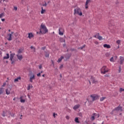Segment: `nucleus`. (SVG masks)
<instances>
[{
    "mask_svg": "<svg viewBox=\"0 0 124 124\" xmlns=\"http://www.w3.org/2000/svg\"><path fill=\"white\" fill-rule=\"evenodd\" d=\"M95 44H98V42H95Z\"/></svg>",
    "mask_w": 124,
    "mask_h": 124,
    "instance_id": "56",
    "label": "nucleus"
},
{
    "mask_svg": "<svg viewBox=\"0 0 124 124\" xmlns=\"http://www.w3.org/2000/svg\"><path fill=\"white\" fill-rule=\"evenodd\" d=\"M114 111H121V112H123V107H121V105H119V106L115 108Z\"/></svg>",
    "mask_w": 124,
    "mask_h": 124,
    "instance_id": "7",
    "label": "nucleus"
},
{
    "mask_svg": "<svg viewBox=\"0 0 124 124\" xmlns=\"http://www.w3.org/2000/svg\"><path fill=\"white\" fill-rule=\"evenodd\" d=\"M6 85V83L4 82L3 83V85L1 86V87L3 88V87H4Z\"/></svg>",
    "mask_w": 124,
    "mask_h": 124,
    "instance_id": "42",
    "label": "nucleus"
},
{
    "mask_svg": "<svg viewBox=\"0 0 124 124\" xmlns=\"http://www.w3.org/2000/svg\"><path fill=\"white\" fill-rule=\"evenodd\" d=\"M91 80L93 83V84H98V81L95 79V78H93V77L91 76Z\"/></svg>",
    "mask_w": 124,
    "mask_h": 124,
    "instance_id": "6",
    "label": "nucleus"
},
{
    "mask_svg": "<svg viewBox=\"0 0 124 124\" xmlns=\"http://www.w3.org/2000/svg\"><path fill=\"white\" fill-rule=\"evenodd\" d=\"M6 56H4V57H3L4 60H7V59H9V57H10L9 54L7 53Z\"/></svg>",
    "mask_w": 124,
    "mask_h": 124,
    "instance_id": "21",
    "label": "nucleus"
},
{
    "mask_svg": "<svg viewBox=\"0 0 124 124\" xmlns=\"http://www.w3.org/2000/svg\"><path fill=\"white\" fill-rule=\"evenodd\" d=\"M75 48H71V51H72V52H73V51H75Z\"/></svg>",
    "mask_w": 124,
    "mask_h": 124,
    "instance_id": "51",
    "label": "nucleus"
},
{
    "mask_svg": "<svg viewBox=\"0 0 124 124\" xmlns=\"http://www.w3.org/2000/svg\"><path fill=\"white\" fill-rule=\"evenodd\" d=\"M37 76L38 77H41V73H39L38 74H37Z\"/></svg>",
    "mask_w": 124,
    "mask_h": 124,
    "instance_id": "34",
    "label": "nucleus"
},
{
    "mask_svg": "<svg viewBox=\"0 0 124 124\" xmlns=\"http://www.w3.org/2000/svg\"><path fill=\"white\" fill-rule=\"evenodd\" d=\"M62 30V28H60L59 29L60 35H63V32L61 31V30Z\"/></svg>",
    "mask_w": 124,
    "mask_h": 124,
    "instance_id": "19",
    "label": "nucleus"
},
{
    "mask_svg": "<svg viewBox=\"0 0 124 124\" xmlns=\"http://www.w3.org/2000/svg\"><path fill=\"white\" fill-rule=\"evenodd\" d=\"M110 62H114V58L113 57H111L110 59Z\"/></svg>",
    "mask_w": 124,
    "mask_h": 124,
    "instance_id": "35",
    "label": "nucleus"
},
{
    "mask_svg": "<svg viewBox=\"0 0 124 124\" xmlns=\"http://www.w3.org/2000/svg\"><path fill=\"white\" fill-rule=\"evenodd\" d=\"M35 79V77H34V75L33 76L30 77V82L32 83V80H34Z\"/></svg>",
    "mask_w": 124,
    "mask_h": 124,
    "instance_id": "17",
    "label": "nucleus"
},
{
    "mask_svg": "<svg viewBox=\"0 0 124 124\" xmlns=\"http://www.w3.org/2000/svg\"><path fill=\"white\" fill-rule=\"evenodd\" d=\"M13 100H16V98L15 97V98L13 99Z\"/></svg>",
    "mask_w": 124,
    "mask_h": 124,
    "instance_id": "57",
    "label": "nucleus"
},
{
    "mask_svg": "<svg viewBox=\"0 0 124 124\" xmlns=\"http://www.w3.org/2000/svg\"><path fill=\"white\" fill-rule=\"evenodd\" d=\"M14 9L15 10H17V9H18V8H17V7H14Z\"/></svg>",
    "mask_w": 124,
    "mask_h": 124,
    "instance_id": "54",
    "label": "nucleus"
},
{
    "mask_svg": "<svg viewBox=\"0 0 124 124\" xmlns=\"http://www.w3.org/2000/svg\"><path fill=\"white\" fill-rule=\"evenodd\" d=\"M4 92V88L1 87L0 88V95L2 94Z\"/></svg>",
    "mask_w": 124,
    "mask_h": 124,
    "instance_id": "15",
    "label": "nucleus"
},
{
    "mask_svg": "<svg viewBox=\"0 0 124 124\" xmlns=\"http://www.w3.org/2000/svg\"><path fill=\"white\" fill-rule=\"evenodd\" d=\"M41 8H42V10L41 11V14H44V12H45L46 11V10L43 9V7H42Z\"/></svg>",
    "mask_w": 124,
    "mask_h": 124,
    "instance_id": "28",
    "label": "nucleus"
},
{
    "mask_svg": "<svg viewBox=\"0 0 124 124\" xmlns=\"http://www.w3.org/2000/svg\"><path fill=\"white\" fill-rule=\"evenodd\" d=\"M11 31V30H10V29H9V30H8V31L10 32Z\"/></svg>",
    "mask_w": 124,
    "mask_h": 124,
    "instance_id": "62",
    "label": "nucleus"
},
{
    "mask_svg": "<svg viewBox=\"0 0 124 124\" xmlns=\"http://www.w3.org/2000/svg\"><path fill=\"white\" fill-rule=\"evenodd\" d=\"M103 46L104 47V48H107V49H110V48H111V46H110V45H108V44H104L103 45Z\"/></svg>",
    "mask_w": 124,
    "mask_h": 124,
    "instance_id": "14",
    "label": "nucleus"
},
{
    "mask_svg": "<svg viewBox=\"0 0 124 124\" xmlns=\"http://www.w3.org/2000/svg\"><path fill=\"white\" fill-rule=\"evenodd\" d=\"M106 57H109L110 56V53H109L108 52H107L106 53Z\"/></svg>",
    "mask_w": 124,
    "mask_h": 124,
    "instance_id": "31",
    "label": "nucleus"
},
{
    "mask_svg": "<svg viewBox=\"0 0 124 124\" xmlns=\"http://www.w3.org/2000/svg\"><path fill=\"white\" fill-rule=\"evenodd\" d=\"M78 115L79 117H82V113H81V112L78 113Z\"/></svg>",
    "mask_w": 124,
    "mask_h": 124,
    "instance_id": "40",
    "label": "nucleus"
},
{
    "mask_svg": "<svg viewBox=\"0 0 124 124\" xmlns=\"http://www.w3.org/2000/svg\"><path fill=\"white\" fill-rule=\"evenodd\" d=\"M63 56H61L58 60V62H62V59H63Z\"/></svg>",
    "mask_w": 124,
    "mask_h": 124,
    "instance_id": "24",
    "label": "nucleus"
},
{
    "mask_svg": "<svg viewBox=\"0 0 124 124\" xmlns=\"http://www.w3.org/2000/svg\"><path fill=\"white\" fill-rule=\"evenodd\" d=\"M105 77H108V75H105Z\"/></svg>",
    "mask_w": 124,
    "mask_h": 124,
    "instance_id": "58",
    "label": "nucleus"
},
{
    "mask_svg": "<svg viewBox=\"0 0 124 124\" xmlns=\"http://www.w3.org/2000/svg\"><path fill=\"white\" fill-rule=\"evenodd\" d=\"M42 77H45V74H43V75H42Z\"/></svg>",
    "mask_w": 124,
    "mask_h": 124,
    "instance_id": "55",
    "label": "nucleus"
},
{
    "mask_svg": "<svg viewBox=\"0 0 124 124\" xmlns=\"http://www.w3.org/2000/svg\"><path fill=\"white\" fill-rule=\"evenodd\" d=\"M85 47H86V45H84L82 46L78 47V49H80V50H83V49H84Z\"/></svg>",
    "mask_w": 124,
    "mask_h": 124,
    "instance_id": "29",
    "label": "nucleus"
},
{
    "mask_svg": "<svg viewBox=\"0 0 124 124\" xmlns=\"http://www.w3.org/2000/svg\"><path fill=\"white\" fill-rule=\"evenodd\" d=\"M116 43H117V44H120V43H121V40H117V41H116Z\"/></svg>",
    "mask_w": 124,
    "mask_h": 124,
    "instance_id": "38",
    "label": "nucleus"
},
{
    "mask_svg": "<svg viewBox=\"0 0 124 124\" xmlns=\"http://www.w3.org/2000/svg\"><path fill=\"white\" fill-rule=\"evenodd\" d=\"M27 90H28V91H30V90H31V85H29V86H28Z\"/></svg>",
    "mask_w": 124,
    "mask_h": 124,
    "instance_id": "39",
    "label": "nucleus"
},
{
    "mask_svg": "<svg viewBox=\"0 0 124 124\" xmlns=\"http://www.w3.org/2000/svg\"><path fill=\"white\" fill-rule=\"evenodd\" d=\"M79 15V16H82L83 15V13L81 11V9L80 8L77 7V8L74 9V15Z\"/></svg>",
    "mask_w": 124,
    "mask_h": 124,
    "instance_id": "2",
    "label": "nucleus"
},
{
    "mask_svg": "<svg viewBox=\"0 0 124 124\" xmlns=\"http://www.w3.org/2000/svg\"><path fill=\"white\" fill-rule=\"evenodd\" d=\"M5 45H6L7 44V43H5Z\"/></svg>",
    "mask_w": 124,
    "mask_h": 124,
    "instance_id": "64",
    "label": "nucleus"
},
{
    "mask_svg": "<svg viewBox=\"0 0 124 124\" xmlns=\"http://www.w3.org/2000/svg\"><path fill=\"white\" fill-rule=\"evenodd\" d=\"M79 107H80V105H77L74 107L73 109H74V110H77V109H78L79 108Z\"/></svg>",
    "mask_w": 124,
    "mask_h": 124,
    "instance_id": "18",
    "label": "nucleus"
},
{
    "mask_svg": "<svg viewBox=\"0 0 124 124\" xmlns=\"http://www.w3.org/2000/svg\"><path fill=\"white\" fill-rule=\"evenodd\" d=\"M90 97H92L93 101H94L95 100H97V99H99V96H98V95H91Z\"/></svg>",
    "mask_w": 124,
    "mask_h": 124,
    "instance_id": "5",
    "label": "nucleus"
},
{
    "mask_svg": "<svg viewBox=\"0 0 124 124\" xmlns=\"http://www.w3.org/2000/svg\"><path fill=\"white\" fill-rule=\"evenodd\" d=\"M11 34H13V33H14V32H11Z\"/></svg>",
    "mask_w": 124,
    "mask_h": 124,
    "instance_id": "60",
    "label": "nucleus"
},
{
    "mask_svg": "<svg viewBox=\"0 0 124 124\" xmlns=\"http://www.w3.org/2000/svg\"><path fill=\"white\" fill-rule=\"evenodd\" d=\"M23 52V50L21 49H19L17 51V55H19V54L22 53Z\"/></svg>",
    "mask_w": 124,
    "mask_h": 124,
    "instance_id": "27",
    "label": "nucleus"
},
{
    "mask_svg": "<svg viewBox=\"0 0 124 124\" xmlns=\"http://www.w3.org/2000/svg\"><path fill=\"white\" fill-rule=\"evenodd\" d=\"M45 57H46V58H49V54L46 53V54L45 55Z\"/></svg>",
    "mask_w": 124,
    "mask_h": 124,
    "instance_id": "41",
    "label": "nucleus"
},
{
    "mask_svg": "<svg viewBox=\"0 0 124 124\" xmlns=\"http://www.w3.org/2000/svg\"><path fill=\"white\" fill-rule=\"evenodd\" d=\"M15 56V53H11L10 54V60L12 64H14V63H15V62H16V60L14 59Z\"/></svg>",
    "mask_w": 124,
    "mask_h": 124,
    "instance_id": "3",
    "label": "nucleus"
},
{
    "mask_svg": "<svg viewBox=\"0 0 124 124\" xmlns=\"http://www.w3.org/2000/svg\"><path fill=\"white\" fill-rule=\"evenodd\" d=\"M16 56L18 60H19V61H22V59L23 58V55H22L17 54Z\"/></svg>",
    "mask_w": 124,
    "mask_h": 124,
    "instance_id": "12",
    "label": "nucleus"
},
{
    "mask_svg": "<svg viewBox=\"0 0 124 124\" xmlns=\"http://www.w3.org/2000/svg\"><path fill=\"white\" fill-rule=\"evenodd\" d=\"M89 83L91 85V80H89Z\"/></svg>",
    "mask_w": 124,
    "mask_h": 124,
    "instance_id": "59",
    "label": "nucleus"
},
{
    "mask_svg": "<svg viewBox=\"0 0 124 124\" xmlns=\"http://www.w3.org/2000/svg\"><path fill=\"white\" fill-rule=\"evenodd\" d=\"M19 80H21V77H18L17 78L14 79V82H19Z\"/></svg>",
    "mask_w": 124,
    "mask_h": 124,
    "instance_id": "22",
    "label": "nucleus"
},
{
    "mask_svg": "<svg viewBox=\"0 0 124 124\" xmlns=\"http://www.w3.org/2000/svg\"><path fill=\"white\" fill-rule=\"evenodd\" d=\"M7 40L9 41H11V40H12V34L11 33L8 34H7Z\"/></svg>",
    "mask_w": 124,
    "mask_h": 124,
    "instance_id": "10",
    "label": "nucleus"
},
{
    "mask_svg": "<svg viewBox=\"0 0 124 124\" xmlns=\"http://www.w3.org/2000/svg\"><path fill=\"white\" fill-rule=\"evenodd\" d=\"M5 1H6V2H7L8 1V0H5Z\"/></svg>",
    "mask_w": 124,
    "mask_h": 124,
    "instance_id": "61",
    "label": "nucleus"
},
{
    "mask_svg": "<svg viewBox=\"0 0 124 124\" xmlns=\"http://www.w3.org/2000/svg\"><path fill=\"white\" fill-rule=\"evenodd\" d=\"M63 67V65L62 64L61 65L60 68H62Z\"/></svg>",
    "mask_w": 124,
    "mask_h": 124,
    "instance_id": "49",
    "label": "nucleus"
},
{
    "mask_svg": "<svg viewBox=\"0 0 124 124\" xmlns=\"http://www.w3.org/2000/svg\"><path fill=\"white\" fill-rule=\"evenodd\" d=\"M94 115H93V116H92V121H94L95 118H94Z\"/></svg>",
    "mask_w": 124,
    "mask_h": 124,
    "instance_id": "37",
    "label": "nucleus"
},
{
    "mask_svg": "<svg viewBox=\"0 0 124 124\" xmlns=\"http://www.w3.org/2000/svg\"><path fill=\"white\" fill-rule=\"evenodd\" d=\"M119 115L121 116L122 115V113H120Z\"/></svg>",
    "mask_w": 124,
    "mask_h": 124,
    "instance_id": "63",
    "label": "nucleus"
},
{
    "mask_svg": "<svg viewBox=\"0 0 124 124\" xmlns=\"http://www.w3.org/2000/svg\"><path fill=\"white\" fill-rule=\"evenodd\" d=\"M1 20L2 22H4V21H5V19L4 18H2Z\"/></svg>",
    "mask_w": 124,
    "mask_h": 124,
    "instance_id": "52",
    "label": "nucleus"
},
{
    "mask_svg": "<svg viewBox=\"0 0 124 124\" xmlns=\"http://www.w3.org/2000/svg\"><path fill=\"white\" fill-rule=\"evenodd\" d=\"M11 91V88H7V89H6L5 92H6V94H7V95L10 94Z\"/></svg>",
    "mask_w": 124,
    "mask_h": 124,
    "instance_id": "13",
    "label": "nucleus"
},
{
    "mask_svg": "<svg viewBox=\"0 0 124 124\" xmlns=\"http://www.w3.org/2000/svg\"><path fill=\"white\" fill-rule=\"evenodd\" d=\"M90 2H92V1L91 0H86V3H85V8L86 9H87L88 8V4L90 3Z\"/></svg>",
    "mask_w": 124,
    "mask_h": 124,
    "instance_id": "11",
    "label": "nucleus"
},
{
    "mask_svg": "<svg viewBox=\"0 0 124 124\" xmlns=\"http://www.w3.org/2000/svg\"><path fill=\"white\" fill-rule=\"evenodd\" d=\"M66 119L68 120L69 119V117L68 115L66 116Z\"/></svg>",
    "mask_w": 124,
    "mask_h": 124,
    "instance_id": "46",
    "label": "nucleus"
},
{
    "mask_svg": "<svg viewBox=\"0 0 124 124\" xmlns=\"http://www.w3.org/2000/svg\"><path fill=\"white\" fill-rule=\"evenodd\" d=\"M64 57L66 60H69L70 57H71V54L67 53L64 55Z\"/></svg>",
    "mask_w": 124,
    "mask_h": 124,
    "instance_id": "9",
    "label": "nucleus"
},
{
    "mask_svg": "<svg viewBox=\"0 0 124 124\" xmlns=\"http://www.w3.org/2000/svg\"><path fill=\"white\" fill-rule=\"evenodd\" d=\"M2 16H4V14L1 13L0 14V18H2Z\"/></svg>",
    "mask_w": 124,
    "mask_h": 124,
    "instance_id": "33",
    "label": "nucleus"
},
{
    "mask_svg": "<svg viewBox=\"0 0 124 124\" xmlns=\"http://www.w3.org/2000/svg\"><path fill=\"white\" fill-rule=\"evenodd\" d=\"M120 93H122V92H124V89H123L122 88H121L120 89Z\"/></svg>",
    "mask_w": 124,
    "mask_h": 124,
    "instance_id": "36",
    "label": "nucleus"
},
{
    "mask_svg": "<svg viewBox=\"0 0 124 124\" xmlns=\"http://www.w3.org/2000/svg\"><path fill=\"white\" fill-rule=\"evenodd\" d=\"M75 122L76 123H77L78 124H79V119L78 118V117H76L75 119Z\"/></svg>",
    "mask_w": 124,
    "mask_h": 124,
    "instance_id": "26",
    "label": "nucleus"
},
{
    "mask_svg": "<svg viewBox=\"0 0 124 124\" xmlns=\"http://www.w3.org/2000/svg\"><path fill=\"white\" fill-rule=\"evenodd\" d=\"M39 69H41V68H42V65H40L39 66Z\"/></svg>",
    "mask_w": 124,
    "mask_h": 124,
    "instance_id": "45",
    "label": "nucleus"
},
{
    "mask_svg": "<svg viewBox=\"0 0 124 124\" xmlns=\"http://www.w3.org/2000/svg\"><path fill=\"white\" fill-rule=\"evenodd\" d=\"M15 115V114L14 113H12V114H11V117H14Z\"/></svg>",
    "mask_w": 124,
    "mask_h": 124,
    "instance_id": "53",
    "label": "nucleus"
},
{
    "mask_svg": "<svg viewBox=\"0 0 124 124\" xmlns=\"http://www.w3.org/2000/svg\"><path fill=\"white\" fill-rule=\"evenodd\" d=\"M2 116L3 117H5V115H4V111H3V113H2Z\"/></svg>",
    "mask_w": 124,
    "mask_h": 124,
    "instance_id": "47",
    "label": "nucleus"
},
{
    "mask_svg": "<svg viewBox=\"0 0 124 124\" xmlns=\"http://www.w3.org/2000/svg\"><path fill=\"white\" fill-rule=\"evenodd\" d=\"M93 115L94 117H96L97 118H99V114L93 113Z\"/></svg>",
    "mask_w": 124,
    "mask_h": 124,
    "instance_id": "25",
    "label": "nucleus"
},
{
    "mask_svg": "<svg viewBox=\"0 0 124 124\" xmlns=\"http://www.w3.org/2000/svg\"><path fill=\"white\" fill-rule=\"evenodd\" d=\"M121 66H119V73H120L121 72Z\"/></svg>",
    "mask_w": 124,
    "mask_h": 124,
    "instance_id": "48",
    "label": "nucleus"
},
{
    "mask_svg": "<svg viewBox=\"0 0 124 124\" xmlns=\"http://www.w3.org/2000/svg\"><path fill=\"white\" fill-rule=\"evenodd\" d=\"M31 49H33L34 52H35V47H33V46H31Z\"/></svg>",
    "mask_w": 124,
    "mask_h": 124,
    "instance_id": "32",
    "label": "nucleus"
},
{
    "mask_svg": "<svg viewBox=\"0 0 124 124\" xmlns=\"http://www.w3.org/2000/svg\"><path fill=\"white\" fill-rule=\"evenodd\" d=\"M99 33H97L96 35H94L93 37L95 38H97L99 40H102V36L100 35Z\"/></svg>",
    "mask_w": 124,
    "mask_h": 124,
    "instance_id": "8",
    "label": "nucleus"
},
{
    "mask_svg": "<svg viewBox=\"0 0 124 124\" xmlns=\"http://www.w3.org/2000/svg\"><path fill=\"white\" fill-rule=\"evenodd\" d=\"M105 98H106V97H102L100 98V101H103V100H104L105 99Z\"/></svg>",
    "mask_w": 124,
    "mask_h": 124,
    "instance_id": "30",
    "label": "nucleus"
},
{
    "mask_svg": "<svg viewBox=\"0 0 124 124\" xmlns=\"http://www.w3.org/2000/svg\"><path fill=\"white\" fill-rule=\"evenodd\" d=\"M43 6H47V3H46V2H45V3L43 4Z\"/></svg>",
    "mask_w": 124,
    "mask_h": 124,
    "instance_id": "44",
    "label": "nucleus"
},
{
    "mask_svg": "<svg viewBox=\"0 0 124 124\" xmlns=\"http://www.w3.org/2000/svg\"><path fill=\"white\" fill-rule=\"evenodd\" d=\"M40 28L41 29H42V30H43V31H44L42 32V31H41V30H40V33H44L45 34L46 32H48V29H47V27H46V26H45V25H43V23L41 24V26H40Z\"/></svg>",
    "mask_w": 124,
    "mask_h": 124,
    "instance_id": "1",
    "label": "nucleus"
},
{
    "mask_svg": "<svg viewBox=\"0 0 124 124\" xmlns=\"http://www.w3.org/2000/svg\"><path fill=\"white\" fill-rule=\"evenodd\" d=\"M45 49H46V46L42 47L41 48V49H42V50H45Z\"/></svg>",
    "mask_w": 124,
    "mask_h": 124,
    "instance_id": "43",
    "label": "nucleus"
},
{
    "mask_svg": "<svg viewBox=\"0 0 124 124\" xmlns=\"http://www.w3.org/2000/svg\"><path fill=\"white\" fill-rule=\"evenodd\" d=\"M108 72L109 70H108V68H107L106 66H104L101 69V73H103V74L108 73Z\"/></svg>",
    "mask_w": 124,
    "mask_h": 124,
    "instance_id": "4",
    "label": "nucleus"
},
{
    "mask_svg": "<svg viewBox=\"0 0 124 124\" xmlns=\"http://www.w3.org/2000/svg\"><path fill=\"white\" fill-rule=\"evenodd\" d=\"M28 35V38L30 39H31L32 37H33V34H32V33H29Z\"/></svg>",
    "mask_w": 124,
    "mask_h": 124,
    "instance_id": "16",
    "label": "nucleus"
},
{
    "mask_svg": "<svg viewBox=\"0 0 124 124\" xmlns=\"http://www.w3.org/2000/svg\"><path fill=\"white\" fill-rule=\"evenodd\" d=\"M19 98L20 99V102H21V103H24L25 100L23 99V96H21Z\"/></svg>",
    "mask_w": 124,
    "mask_h": 124,
    "instance_id": "23",
    "label": "nucleus"
},
{
    "mask_svg": "<svg viewBox=\"0 0 124 124\" xmlns=\"http://www.w3.org/2000/svg\"><path fill=\"white\" fill-rule=\"evenodd\" d=\"M120 64H123V63H124V58H123V57H120Z\"/></svg>",
    "mask_w": 124,
    "mask_h": 124,
    "instance_id": "20",
    "label": "nucleus"
},
{
    "mask_svg": "<svg viewBox=\"0 0 124 124\" xmlns=\"http://www.w3.org/2000/svg\"><path fill=\"white\" fill-rule=\"evenodd\" d=\"M53 116L54 117V118H56V114L55 113L53 114Z\"/></svg>",
    "mask_w": 124,
    "mask_h": 124,
    "instance_id": "50",
    "label": "nucleus"
}]
</instances>
